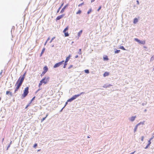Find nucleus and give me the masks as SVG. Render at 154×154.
Listing matches in <instances>:
<instances>
[{
    "label": "nucleus",
    "instance_id": "obj_1",
    "mask_svg": "<svg viewBox=\"0 0 154 154\" xmlns=\"http://www.w3.org/2000/svg\"><path fill=\"white\" fill-rule=\"evenodd\" d=\"M26 74V72H25L22 76H20L17 80L15 85V86H16V87L14 90V93H16L18 91L22 85L24 80Z\"/></svg>",
    "mask_w": 154,
    "mask_h": 154
},
{
    "label": "nucleus",
    "instance_id": "obj_2",
    "mask_svg": "<svg viewBox=\"0 0 154 154\" xmlns=\"http://www.w3.org/2000/svg\"><path fill=\"white\" fill-rule=\"evenodd\" d=\"M29 88L28 87L26 88L24 90L23 93L22 94L21 98L22 99L26 97L29 93Z\"/></svg>",
    "mask_w": 154,
    "mask_h": 154
},
{
    "label": "nucleus",
    "instance_id": "obj_3",
    "mask_svg": "<svg viewBox=\"0 0 154 154\" xmlns=\"http://www.w3.org/2000/svg\"><path fill=\"white\" fill-rule=\"evenodd\" d=\"M49 78H46V77H45L42 79L40 82V83L38 85V87H40L42 85V84L44 83V84H46L48 81Z\"/></svg>",
    "mask_w": 154,
    "mask_h": 154
},
{
    "label": "nucleus",
    "instance_id": "obj_4",
    "mask_svg": "<svg viewBox=\"0 0 154 154\" xmlns=\"http://www.w3.org/2000/svg\"><path fill=\"white\" fill-rule=\"evenodd\" d=\"M84 94V92H82L81 93L79 94L74 95L71 98L68 99L67 100V102H71L73 100L75 99L77 97H78L79 96H80L82 94Z\"/></svg>",
    "mask_w": 154,
    "mask_h": 154
},
{
    "label": "nucleus",
    "instance_id": "obj_5",
    "mask_svg": "<svg viewBox=\"0 0 154 154\" xmlns=\"http://www.w3.org/2000/svg\"><path fill=\"white\" fill-rule=\"evenodd\" d=\"M64 62V60H63L61 62H59L56 63L54 66V68H56L60 66Z\"/></svg>",
    "mask_w": 154,
    "mask_h": 154
},
{
    "label": "nucleus",
    "instance_id": "obj_6",
    "mask_svg": "<svg viewBox=\"0 0 154 154\" xmlns=\"http://www.w3.org/2000/svg\"><path fill=\"white\" fill-rule=\"evenodd\" d=\"M68 26H67L63 30V32L64 33L65 36L67 37L69 36V34L68 32H66V31L68 29Z\"/></svg>",
    "mask_w": 154,
    "mask_h": 154
},
{
    "label": "nucleus",
    "instance_id": "obj_7",
    "mask_svg": "<svg viewBox=\"0 0 154 154\" xmlns=\"http://www.w3.org/2000/svg\"><path fill=\"white\" fill-rule=\"evenodd\" d=\"M135 40L138 42L140 44H143L144 45L145 44V41H141L138 39L137 38H134Z\"/></svg>",
    "mask_w": 154,
    "mask_h": 154
},
{
    "label": "nucleus",
    "instance_id": "obj_8",
    "mask_svg": "<svg viewBox=\"0 0 154 154\" xmlns=\"http://www.w3.org/2000/svg\"><path fill=\"white\" fill-rule=\"evenodd\" d=\"M64 16V14H63L61 15H59L57 16L56 19V21H57V20H59L60 19H61L62 17H63Z\"/></svg>",
    "mask_w": 154,
    "mask_h": 154
},
{
    "label": "nucleus",
    "instance_id": "obj_9",
    "mask_svg": "<svg viewBox=\"0 0 154 154\" xmlns=\"http://www.w3.org/2000/svg\"><path fill=\"white\" fill-rule=\"evenodd\" d=\"M68 6V4H67V5H65L63 7V8H62V10H61V11L60 12V13H63L64 12L65 9Z\"/></svg>",
    "mask_w": 154,
    "mask_h": 154
},
{
    "label": "nucleus",
    "instance_id": "obj_10",
    "mask_svg": "<svg viewBox=\"0 0 154 154\" xmlns=\"http://www.w3.org/2000/svg\"><path fill=\"white\" fill-rule=\"evenodd\" d=\"M153 138V137H151V138H150V139H149V140L148 141V144L147 145L146 147L145 148H147L149 146L150 144L151 143V140Z\"/></svg>",
    "mask_w": 154,
    "mask_h": 154
},
{
    "label": "nucleus",
    "instance_id": "obj_11",
    "mask_svg": "<svg viewBox=\"0 0 154 154\" xmlns=\"http://www.w3.org/2000/svg\"><path fill=\"white\" fill-rule=\"evenodd\" d=\"M44 71L47 72L48 70V68L47 66H45L43 68Z\"/></svg>",
    "mask_w": 154,
    "mask_h": 154
},
{
    "label": "nucleus",
    "instance_id": "obj_12",
    "mask_svg": "<svg viewBox=\"0 0 154 154\" xmlns=\"http://www.w3.org/2000/svg\"><path fill=\"white\" fill-rule=\"evenodd\" d=\"M71 57V55H69V56L67 57L65 60V61L66 63H67L68 61L69 60V59Z\"/></svg>",
    "mask_w": 154,
    "mask_h": 154
},
{
    "label": "nucleus",
    "instance_id": "obj_13",
    "mask_svg": "<svg viewBox=\"0 0 154 154\" xmlns=\"http://www.w3.org/2000/svg\"><path fill=\"white\" fill-rule=\"evenodd\" d=\"M10 94V95L11 96H12V93L9 91H6V95H8V94Z\"/></svg>",
    "mask_w": 154,
    "mask_h": 154
},
{
    "label": "nucleus",
    "instance_id": "obj_14",
    "mask_svg": "<svg viewBox=\"0 0 154 154\" xmlns=\"http://www.w3.org/2000/svg\"><path fill=\"white\" fill-rule=\"evenodd\" d=\"M109 74V72H104V73L103 74V76L106 77V76H108Z\"/></svg>",
    "mask_w": 154,
    "mask_h": 154
},
{
    "label": "nucleus",
    "instance_id": "obj_15",
    "mask_svg": "<svg viewBox=\"0 0 154 154\" xmlns=\"http://www.w3.org/2000/svg\"><path fill=\"white\" fill-rule=\"evenodd\" d=\"M140 123H138L135 126V127L134 129V132H135L136 131H137V129L138 126L139 125H140Z\"/></svg>",
    "mask_w": 154,
    "mask_h": 154
},
{
    "label": "nucleus",
    "instance_id": "obj_16",
    "mask_svg": "<svg viewBox=\"0 0 154 154\" xmlns=\"http://www.w3.org/2000/svg\"><path fill=\"white\" fill-rule=\"evenodd\" d=\"M136 117V116L131 117L130 119V121L132 122L134 121V120L135 119Z\"/></svg>",
    "mask_w": 154,
    "mask_h": 154
},
{
    "label": "nucleus",
    "instance_id": "obj_17",
    "mask_svg": "<svg viewBox=\"0 0 154 154\" xmlns=\"http://www.w3.org/2000/svg\"><path fill=\"white\" fill-rule=\"evenodd\" d=\"M48 114H46V116L45 117H44L41 120V122H43L46 118L48 116Z\"/></svg>",
    "mask_w": 154,
    "mask_h": 154
},
{
    "label": "nucleus",
    "instance_id": "obj_18",
    "mask_svg": "<svg viewBox=\"0 0 154 154\" xmlns=\"http://www.w3.org/2000/svg\"><path fill=\"white\" fill-rule=\"evenodd\" d=\"M82 30H81L78 33V35L79 37L80 36V35L82 33Z\"/></svg>",
    "mask_w": 154,
    "mask_h": 154
},
{
    "label": "nucleus",
    "instance_id": "obj_19",
    "mask_svg": "<svg viewBox=\"0 0 154 154\" xmlns=\"http://www.w3.org/2000/svg\"><path fill=\"white\" fill-rule=\"evenodd\" d=\"M138 22V20L137 18H135L134 19V23H136Z\"/></svg>",
    "mask_w": 154,
    "mask_h": 154
},
{
    "label": "nucleus",
    "instance_id": "obj_20",
    "mask_svg": "<svg viewBox=\"0 0 154 154\" xmlns=\"http://www.w3.org/2000/svg\"><path fill=\"white\" fill-rule=\"evenodd\" d=\"M103 59L105 60H108V58L107 56H105L104 57H103Z\"/></svg>",
    "mask_w": 154,
    "mask_h": 154
},
{
    "label": "nucleus",
    "instance_id": "obj_21",
    "mask_svg": "<svg viewBox=\"0 0 154 154\" xmlns=\"http://www.w3.org/2000/svg\"><path fill=\"white\" fill-rule=\"evenodd\" d=\"M45 48H43L42 49V50L41 52V54H40V56H42V54H43V53L45 51Z\"/></svg>",
    "mask_w": 154,
    "mask_h": 154
},
{
    "label": "nucleus",
    "instance_id": "obj_22",
    "mask_svg": "<svg viewBox=\"0 0 154 154\" xmlns=\"http://www.w3.org/2000/svg\"><path fill=\"white\" fill-rule=\"evenodd\" d=\"M120 51V50H118L117 49H116L115 50V53H118Z\"/></svg>",
    "mask_w": 154,
    "mask_h": 154
},
{
    "label": "nucleus",
    "instance_id": "obj_23",
    "mask_svg": "<svg viewBox=\"0 0 154 154\" xmlns=\"http://www.w3.org/2000/svg\"><path fill=\"white\" fill-rule=\"evenodd\" d=\"M82 12L80 10H79L78 11L76 12V14H80Z\"/></svg>",
    "mask_w": 154,
    "mask_h": 154
},
{
    "label": "nucleus",
    "instance_id": "obj_24",
    "mask_svg": "<svg viewBox=\"0 0 154 154\" xmlns=\"http://www.w3.org/2000/svg\"><path fill=\"white\" fill-rule=\"evenodd\" d=\"M119 48H120V49H122V50H125V48L123 46H120V47Z\"/></svg>",
    "mask_w": 154,
    "mask_h": 154
},
{
    "label": "nucleus",
    "instance_id": "obj_25",
    "mask_svg": "<svg viewBox=\"0 0 154 154\" xmlns=\"http://www.w3.org/2000/svg\"><path fill=\"white\" fill-rule=\"evenodd\" d=\"M78 54H82L81 49H80L79 50V52H78Z\"/></svg>",
    "mask_w": 154,
    "mask_h": 154
},
{
    "label": "nucleus",
    "instance_id": "obj_26",
    "mask_svg": "<svg viewBox=\"0 0 154 154\" xmlns=\"http://www.w3.org/2000/svg\"><path fill=\"white\" fill-rule=\"evenodd\" d=\"M154 60V55L152 56L150 60L152 61Z\"/></svg>",
    "mask_w": 154,
    "mask_h": 154
},
{
    "label": "nucleus",
    "instance_id": "obj_27",
    "mask_svg": "<svg viewBox=\"0 0 154 154\" xmlns=\"http://www.w3.org/2000/svg\"><path fill=\"white\" fill-rule=\"evenodd\" d=\"M85 72L86 73H89V70L88 69L85 70Z\"/></svg>",
    "mask_w": 154,
    "mask_h": 154
},
{
    "label": "nucleus",
    "instance_id": "obj_28",
    "mask_svg": "<svg viewBox=\"0 0 154 154\" xmlns=\"http://www.w3.org/2000/svg\"><path fill=\"white\" fill-rule=\"evenodd\" d=\"M46 72H45V71H43L42 73L41 74V76H42V75H44Z\"/></svg>",
    "mask_w": 154,
    "mask_h": 154
},
{
    "label": "nucleus",
    "instance_id": "obj_29",
    "mask_svg": "<svg viewBox=\"0 0 154 154\" xmlns=\"http://www.w3.org/2000/svg\"><path fill=\"white\" fill-rule=\"evenodd\" d=\"M37 146V143H35L34 145H33V147L34 148H35Z\"/></svg>",
    "mask_w": 154,
    "mask_h": 154
},
{
    "label": "nucleus",
    "instance_id": "obj_30",
    "mask_svg": "<svg viewBox=\"0 0 154 154\" xmlns=\"http://www.w3.org/2000/svg\"><path fill=\"white\" fill-rule=\"evenodd\" d=\"M91 11V9H90L87 12V14H89Z\"/></svg>",
    "mask_w": 154,
    "mask_h": 154
},
{
    "label": "nucleus",
    "instance_id": "obj_31",
    "mask_svg": "<svg viewBox=\"0 0 154 154\" xmlns=\"http://www.w3.org/2000/svg\"><path fill=\"white\" fill-rule=\"evenodd\" d=\"M83 4H84V3L83 2V3H81V4H79V5H78V6L79 7L81 6L82 5H83Z\"/></svg>",
    "mask_w": 154,
    "mask_h": 154
},
{
    "label": "nucleus",
    "instance_id": "obj_32",
    "mask_svg": "<svg viewBox=\"0 0 154 154\" xmlns=\"http://www.w3.org/2000/svg\"><path fill=\"white\" fill-rule=\"evenodd\" d=\"M61 8H60V7L57 10V13H58L59 12V11L60 10V9H61Z\"/></svg>",
    "mask_w": 154,
    "mask_h": 154
},
{
    "label": "nucleus",
    "instance_id": "obj_33",
    "mask_svg": "<svg viewBox=\"0 0 154 154\" xmlns=\"http://www.w3.org/2000/svg\"><path fill=\"white\" fill-rule=\"evenodd\" d=\"M30 103H29V104H28L26 106V107H25V109H27V107L29 106L30 105Z\"/></svg>",
    "mask_w": 154,
    "mask_h": 154
},
{
    "label": "nucleus",
    "instance_id": "obj_34",
    "mask_svg": "<svg viewBox=\"0 0 154 154\" xmlns=\"http://www.w3.org/2000/svg\"><path fill=\"white\" fill-rule=\"evenodd\" d=\"M55 38V37H54L53 38L51 39V40L50 42V43H51L52 42V41L53 40V39Z\"/></svg>",
    "mask_w": 154,
    "mask_h": 154
},
{
    "label": "nucleus",
    "instance_id": "obj_35",
    "mask_svg": "<svg viewBox=\"0 0 154 154\" xmlns=\"http://www.w3.org/2000/svg\"><path fill=\"white\" fill-rule=\"evenodd\" d=\"M35 96L33 97V98L31 100V102L32 101L35 99Z\"/></svg>",
    "mask_w": 154,
    "mask_h": 154
},
{
    "label": "nucleus",
    "instance_id": "obj_36",
    "mask_svg": "<svg viewBox=\"0 0 154 154\" xmlns=\"http://www.w3.org/2000/svg\"><path fill=\"white\" fill-rule=\"evenodd\" d=\"M101 6H100L99 8L97 9V11H99L101 8Z\"/></svg>",
    "mask_w": 154,
    "mask_h": 154
},
{
    "label": "nucleus",
    "instance_id": "obj_37",
    "mask_svg": "<svg viewBox=\"0 0 154 154\" xmlns=\"http://www.w3.org/2000/svg\"><path fill=\"white\" fill-rule=\"evenodd\" d=\"M63 4H64V3H63L60 6V8H62V7L63 6Z\"/></svg>",
    "mask_w": 154,
    "mask_h": 154
},
{
    "label": "nucleus",
    "instance_id": "obj_38",
    "mask_svg": "<svg viewBox=\"0 0 154 154\" xmlns=\"http://www.w3.org/2000/svg\"><path fill=\"white\" fill-rule=\"evenodd\" d=\"M143 139H144V137L143 136H142L141 137V141H143Z\"/></svg>",
    "mask_w": 154,
    "mask_h": 154
},
{
    "label": "nucleus",
    "instance_id": "obj_39",
    "mask_svg": "<svg viewBox=\"0 0 154 154\" xmlns=\"http://www.w3.org/2000/svg\"><path fill=\"white\" fill-rule=\"evenodd\" d=\"M50 37H48V39H47V40L46 41L48 42V41L50 40Z\"/></svg>",
    "mask_w": 154,
    "mask_h": 154
},
{
    "label": "nucleus",
    "instance_id": "obj_40",
    "mask_svg": "<svg viewBox=\"0 0 154 154\" xmlns=\"http://www.w3.org/2000/svg\"><path fill=\"white\" fill-rule=\"evenodd\" d=\"M66 65H64V66H63V68H66Z\"/></svg>",
    "mask_w": 154,
    "mask_h": 154
},
{
    "label": "nucleus",
    "instance_id": "obj_41",
    "mask_svg": "<svg viewBox=\"0 0 154 154\" xmlns=\"http://www.w3.org/2000/svg\"><path fill=\"white\" fill-rule=\"evenodd\" d=\"M72 67V65H70L69 67V68H71Z\"/></svg>",
    "mask_w": 154,
    "mask_h": 154
},
{
    "label": "nucleus",
    "instance_id": "obj_42",
    "mask_svg": "<svg viewBox=\"0 0 154 154\" xmlns=\"http://www.w3.org/2000/svg\"><path fill=\"white\" fill-rule=\"evenodd\" d=\"M137 4L138 5H139V1H138V0H137Z\"/></svg>",
    "mask_w": 154,
    "mask_h": 154
},
{
    "label": "nucleus",
    "instance_id": "obj_43",
    "mask_svg": "<svg viewBox=\"0 0 154 154\" xmlns=\"http://www.w3.org/2000/svg\"><path fill=\"white\" fill-rule=\"evenodd\" d=\"M67 63H66V61H65V63H64V65H67Z\"/></svg>",
    "mask_w": 154,
    "mask_h": 154
},
{
    "label": "nucleus",
    "instance_id": "obj_44",
    "mask_svg": "<svg viewBox=\"0 0 154 154\" xmlns=\"http://www.w3.org/2000/svg\"><path fill=\"white\" fill-rule=\"evenodd\" d=\"M95 0H91V2H93Z\"/></svg>",
    "mask_w": 154,
    "mask_h": 154
},
{
    "label": "nucleus",
    "instance_id": "obj_45",
    "mask_svg": "<svg viewBox=\"0 0 154 154\" xmlns=\"http://www.w3.org/2000/svg\"><path fill=\"white\" fill-rule=\"evenodd\" d=\"M47 41H46V42H45V45H46V43H47Z\"/></svg>",
    "mask_w": 154,
    "mask_h": 154
},
{
    "label": "nucleus",
    "instance_id": "obj_46",
    "mask_svg": "<svg viewBox=\"0 0 154 154\" xmlns=\"http://www.w3.org/2000/svg\"><path fill=\"white\" fill-rule=\"evenodd\" d=\"M78 57V55H77V56H76L75 57L76 58H77Z\"/></svg>",
    "mask_w": 154,
    "mask_h": 154
},
{
    "label": "nucleus",
    "instance_id": "obj_47",
    "mask_svg": "<svg viewBox=\"0 0 154 154\" xmlns=\"http://www.w3.org/2000/svg\"><path fill=\"white\" fill-rule=\"evenodd\" d=\"M152 137H153V138L154 137V133L153 134Z\"/></svg>",
    "mask_w": 154,
    "mask_h": 154
},
{
    "label": "nucleus",
    "instance_id": "obj_48",
    "mask_svg": "<svg viewBox=\"0 0 154 154\" xmlns=\"http://www.w3.org/2000/svg\"><path fill=\"white\" fill-rule=\"evenodd\" d=\"M40 89H38V90L37 91H39V90H40Z\"/></svg>",
    "mask_w": 154,
    "mask_h": 154
},
{
    "label": "nucleus",
    "instance_id": "obj_49",
    "mask_svg": "<svg viewBox=\"0 0 154 154\" xmlns=\"http://www.w3.org/2000/svg\"><path fill=\"white\" fill-rule=\"evenodd\" d=\"M1 97H0V101L1 100Z\"/></svg>",
    "mask_w": 154,
    "mask_h": 154
},
{
    "label": "nucleus",
    "instance_id": "obj_50",
    "mask_svg": "<svg viewBox=\"0 0 154 154\" xmlns=\"http://www.w3.org/2000/svg\"><path fill=\"white\" fill-rule=\"evenodd\" d=\"M88 138H90V137L89 136H88Z\"/></svg>",
    "mask_w": 154,
    "mask_h": 154
},
{
    "label": "nucleus",
    "instance_id": "obj_51",
    "mask_svg": "<svg viewBox=\"0 0 154 154\" xmlns=\"http://www.w3.org/2000/svg\"><path fill=\"white\" fill-rule=\"evenodd\" d=\"M67 102H66V104H67Z\"/></svg>",
    "mask_w": 154,
    "mask_h": 154
},
{
    "label": "nucleus",
    "instance_id": "obj_52",
    "mask_svg": "<svg viewBox=\"0 0 154 154\" xmlns=\"http://www.w3.org/2000/svg\"><path fill=\"white\" fill-rule=\"evenodd\" d=\"M133 153H134V152L133 153H132L131 154H133Z\"/></svg>",
    "mask_w": 154,
    "mask_h": 154
},
{
    "label": "nucleus",
    "instance_id": "obj_53",
    "mask_svg": "<svg viewBox=\"0 0 154 154\" xmlns=\"http://www.w3.org/2000/svg\"><path fill=\"white\" fill-rule=\"evenodd\" d=\"M40 150H38V151H39Z\"/></svg>",
    "mask_w": 154,
    "mask_h": 154
},
{
    "label": "nucleus",
    "instance_id": "obj_54",
    "mask_svg": "<svg viewBox=\"0 0 154 154\" xmlns=\"http://www.w3.org/2000/svg\"><path fill=\"white\" fill-rule=\"evenodd\" d=\"M83 0H81V1H83Z\"/></svg>",
    "mask_w": 154,
    "mask_h": 154
}]
</instances>
